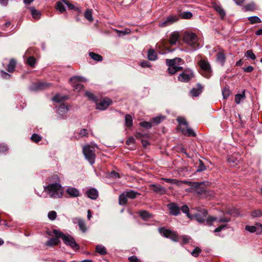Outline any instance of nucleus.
<instances>
[{
    "mask_svg": "<svg viewBox=\"0 0 262 262\" xmlns=\"http://www.w3.org/2000/svg\"><path fill=\"white\" fill-rule=\"evenodd\" d=\"M125 193L127 198L134 199L137 197V195H139L140 194L137 192H136L134 190H129L124 191Z\"/></svg>",
    "mask_w": 262,
    "mask_h": 262,
    "instance_id": "nucleus-33",
    "label": "nucleus"
},
{
    "mask_svg": "<svg viewBox=\"0 0 262 262\" xmlns=\"http://www.w3.org/2000/svg\"><path fill=\"white\" fill-rule=\"evenodd\" d=\"M56 9L60 11V13H63L66 11V8L62 2H59L56 4Z\"/></svg>",
    "mask_w": 262,
    "mask_h": 262,
    "instance_id": "nucleus-45",
    "label": "nucleus"
},
{
    "mask_svg": "<svg viewBox=\"0 0 262 262\" xmlns=\"http://www.w3.org/2000/svg\"><path fill=\"white\" fill-rule=\"evenodd\" d=\"M193 77L191 71H184L178 76L179 81L183 82H188Z\"/></svg>",
    "mask_w": 262,
    "mask_h": 262,
    "instance_id": "nucleus-14",
    "label": "nucleus"
},
{
    "mask_svg": "<svg viewBox=\"0 0 262 262\" xmlns=\"http://www.w3.org/2000/svg\"><path fill=\"white\" fill-rule=\"evenodd\" d=\"M125 125L128 127H130L133 125V119L129 114H126L125 116Z\"/></svg>",
    "mask_w": 262,
    "mask_h": 262,
    "instance_id": "nucleus-38",
    "label": "nucleus"
},
{
    "mask_svg": "<svg viewBox=\"0 0 262 262\" xmlns=\"http://www.w3.org/2000/svg\"><path fill=\"white\" fill-rule=\"evenodd\" d=\"M96 146L87 145L83 147L82 151L85 159L89 161L91 164L95 162L96 158L95 148Z\"/></svg>",
    "mask_w": 262,
    "mask_h": 262,
    "instance_id": "nucleus-5",
    "label": "nucleus"
},
{
    "mask_svg": "<svg viewBox=\"0 0 262 262\" xmlns=\"http://www.w3.org/2000/svg\"><path fill=\"white\" fill-rule=\"evenodd\" d=\"M66 99V97L61 96L59 95H56L54 97H53L52 100L54 101L61 102L64 101Z\"/></svg>",
    "mask_w": 262,
    "mask_h": 262,
    "instance_id": "nucleus-46",
    "label": "nucleus"
},
{
    "mask_svg": "<svg viewBox=\"0 0 262 262\" xmlns=\"http://www.w3.org/2000/svg\"><path fill=\"white\" fill-rule=\"evenodd\" d=\"M16 61L13 59H11L8 65L7 71L10 73L13 72L16 67Z\"/></svg>",
    "mask_w": 262,
    "mask_h": 262,
    "instance_id": "nucleus-32",
    "label": "nucleus"
},
{
    "mask_svg": "<svg viewBox=\"0 0 262 262\" xmlns=\"http://www.w3.org/2000/svg\"><path fill=\"white\" fill-rule=\"evenodd\" d=\"M139 214L140 216L143 218L144 220H146L147 219L150 218L151 217V215L150 213L147 211H141L139 212Z\"/></svg>",
    "mask_w": 262,
    "mask_h": 262,
    "instance_id": "nucleus-47",
    "label": "nucleus"
},
{
    "mask_svg": "<svg viewBox=\"0 0 262 262\" xmlns=\"http://www.w3.org/2000/svg\"><path fill=\"white\" fill-rule=\"evenodd\" d=\"M8 150V146L4 144H0V152L1 153H5Z\"/></svg>",
    "mask_w": 262,
    "mask_h": 262,
    "instance_id": "nucleus-62",
    "label": "nucleus"
},
{
    "mask_svg": "<svg viewBox=\"0 0 262 262\" xmlns=\"http://www.w3.org/2000/svg\"><path fill=\"white\" fill-rule=\"evenodd\" d=\"M59 237L51 238L46 243V245L47 246H53L58 245L60 243L58 239Z\"/></svg>",
    "mask_w": 262,
    "mask_h": 262,
    "instance_id": "nucleus-28",
    "label": "nucleus"
},
{
    "mask_svg": "<svg viewBox=\"0 0 262 262\" xmlns=\"http://www.w3.org/2000/svg\"><path fill=\"white\" fill-rule=\"evenodd\" d=\"M31 15L33 18L38 19L41 16V13L40 11L35 9L34 7H31L30 8Z\"/></svg>",
    "mask_w": 262,
    "mask_h": 262,
    "instance_id": "nucleus-29",
    "label": "nucleus"
},
{
    "mask_svg": "<svg viewBox=\"0 0 262 262\" xmlns=\"http://www.w3.org/2000/svg\"><path fill=\"white\" fill-rule=\"evenodd\" d=\"M66 191L72 198L78 197L80 195L79 191L74 187H68Z\"/></svg>",
    "mask_w": 262,
    "mask_h": 262,
    "instance_id": "nucleus-19",
    "label": "nucleus"
},
{
    "mask_svg": "<svg viewBox=\"0 0 262 262\" xmlns=\"http://www.w3.org/2000/svg\"><path fill=\"white\" fill-rule=\"evenodd\" d=\"M86 194L91 199L96 200L98 198V192L95 188H90L86 191Z\"/></svg>",
    "mask_w": 262,
    "mask_h": 262,
    "instance_id": "nucleus-22",
    "label": "nucleus"
},
{
    "mask_svg": "<svg viewBox=\"0 0 262 262\" xmlns=\"http://www.w3.org/2000/svg\"><path fill=\"white\" fill-rule=\"evenodd\" d=\"M86 81L85 78L78 76H73L70 79V82L74 84L73 85L74 90L77 92L81 91L83 89V85L81 83H77V82Z\"/></svg>",
    "mask_w": 262,
    "mask_h": 262,
    "instance_id": "nucleus-9",
    "label": "nucleus"
},
{
    "mask_svg": "<svg viewBox=\"0 0 262 262\" xmlns=\"http://www.w3.org/2000/svg\"><path fill=\"white\" fill-rule=\"evenodd\" d=\"M68 111V108L64 104L62 103L59 105L57 110V113L61 115L66 113Z\"/></svg>",
    "mask_w": 262,
    "mask_h": 262,
    "instance_id": "nucleus-31",
    "label": "nucleus"
},
{
    "mask_svg": "<svg viewBox=\"0 0 262 262\" xmlns=\"http://www.w3.org/2000/svg\"><path fill=\"white\" fill-rule=\"evenodd\" d=\"M245 98V91L241 94H237L235 96V101L237 104H239L241 101Z\"/></svg>",
    "mask_w": 262,
    "mask_h": 262,
    "instance_id": "nucleus-37",
    "label": "nucleus"
},
{
    "mask_svg": "<svg viewBox=\"0 0 262 262\" xmlns=\"http://www.w3.org/2000/svg\"><path fill=\"white\" fill-rule=\"evenodd\" d=\"M183 41L192 48L194 51L201 48L198 42V36L194 33L186 32L184 33L183 38Z\"/></svg>",
    "mask_w": 262,
    "mask_h": 262,
    "instance_id": "nucleus-2",
    "label": "nucleus"
},
{
    "mask_svg": "<svg viewBox=\"0 0 262 262\" xmlns=\"http://www.w3.org/2000/svg\"><path fill=\"white\" fill-rule=\"evenodd\" d=\"M248 19L252 25L261 22L260 18L257 16H250L248 18Z\"/></svg>",
    "mask_w": 262,
    "mask_h": 262,
    "instance_id": "nucleus-39",
    "label": "nucleus"
},
{
    "mask_svg": "<svg viewBox=\"0 0 262 262\" xmlns=\"http://www.w3.org/2000/svg\"><path fill=\"white\" fill-rule=\"evenodd\" d=\"M180 16L184 19H189L192 17V14L190 12H184L180 14Z\"/></svg>",
    "mask_w": 262,
    "mask_h": 262,
    "instance_id": "nucleus-55",
    "label": "nucleus"
},
{
    "mask_svg": "<svg viewBox=\"0 0 262 262\" xmlns=\"http://www.w3.org/2000/svg\"><path fill=\"white\" fill-rule=\"evenodd\" d=\"M251 214L253 217H259L262 216V212L260 210L257 209L253 211Z\"/></svg>",
    "mask_w": 262,
    "mask_h": 262,
    "instance_id": "nucleus-52",
    "label": "nucleus"
},
{
    "mask_svg": "<svg viewBox=\"0 0 262 262\" xmlns=\"http://www.w3.org/2000/svg\"><path fill=\"white\" fill-rule=\"evenodd\" d=\"M85 96H87L90 99L96 101L97 100V98L96 97L93 93L90 92H85Z\"/></svg>",
    "mask_w": 262,
    "mask_h": 262,
    "instance_id": "nucleus-57",
    "label": "nucleus"
},
{
    "mask_svg": "<svg viewBox=\"0 0 262 262\" xmlns=\"http://www.w3.org/2000/svg\"><path fill=\"white\" fill-rule=\"evenodd\" d=\"M178 182H180L178 183V186H181L182 184H186L188 186H191V187H196L198 186V182H190L187 180H178Z\"/></svg>",
    "mask_w": 262,
    "mask_h": 262,
    "instance_id": "nucleus-30",
    "label": "nucleus"
},
{
    "mask_svg": "<svg viewBox=\"0 0 262 262\" xmlns=\"http://www.w3.org/2000/svg\"><path fill=\"white\" fill-rule=\"evenodd\" d=\"M53 233L56 237H60L67 245L70 246L74 250H78L79 245L76 243L74 238L70 235L64 234L61 231L57 230H54Z\"/></svg>",
    "mask_w": 262,
    "mask_h": 262,
    "instance_id": "nucleus-3",
    "label": "nucleus"
},
{
    "mask_svg": "<svg viewBox=\"0 0 262 262\" xmlns=\"http://www.w3.org/2000/svg\"><path fill=\"white\" fill-rule=\"evenodd\" d=\"M151 123L147 121H143L140 123V125L146 128H150L151 127Z\"/></svg>",
    "mask_w": 262,
    "mask_h": 262,
    "instance_id": "nucleus-59",
    "label": "nucleus"
},
{
    "mask_svg": "<svg viewBox=\"0 0 262 262\" xmlns=\"http://www.w3.org/2000/svg\"><path fill=\"white\" fill-rule=\"evenodd\" d=\"M162 180L167 183L172 184H176L177 186H178V183H179L178 182V180H177V179H168V178H162Z\"/></svg>",
    "mask_w": 262,
    "mask_h": 262,
    "instance_id": "nucleus-50",
    "label": "nucleus"
},
{
    "mask_svg": "<svg viewBox=\"0 0 262 262\" xmlns=\"http://www.w3.org/2000/svg\"><path fill=\"white\" fill-rule=\"evenodd\" d=\"M159 232L164 237L169 238L174 242L178 241V235L176 232L166 229L164 227L159 229Z\"/></svg>",
    "mask_w": 262,
    "mask_h": 262,
    "instance_id": "nucleus-7",
    "label": "nucleus"
},
{
    "mask_svg": "<svg viewBox=\"0 0 262 262\" xmlns=\"http://www.w3.org/2000/svg\"><path fill=\"white\" fill-rule=\"evenodd\" d=\"M245 56L246 57L250 58L253 60H254L256 58V56L251 50H247L245 54Z\"/></svg>",
    "mask_w": 262,
    "mask_h": 262,
    "instance_id": "nucleus-48",
    "label": "nucleus"
},
{
    "mask_svg": "<svg viewBox=\"0 0 262 262\" xmlns=\"http://www.w3.org/2000/svg\"><path fill=\"white\" fill-rule=\"evenodd\" d=\"M48 218L52 221L55 220L57 217V213L55 211H51L48 214Z\"/></svg>",
    "mask_w": 262,
    "mask_h": 262,
    "instance_id": "nucleus-56",
    "label": "nucleus"
},
{
    "mask_svg": "<svg viewBox=\"0 0 262 262\" xmlns=\"http://www.w3.org/2000/svg\"><path fill=\"white\" fill-rule=\"evenodd\" d=\"M41 138H42L40 136L36 134H33L31 137V140L35 143H37L40 141L41 140Z\"/></svg>",
    "mask_w": 262,
    "mask_h": 262,
    "instance_id": "nucleus-51",
    "label": "nucleus"
},
{
    "mask_svg": "<svg viewBox=\"0 0 262 262\" xmlns=\"http://www.w3.org/2000/svg\"><path fill=\"white\" fill-rule=\"evenodd\" d=\"M84 17L88 20L92 21L93 20L92 13L91 10H88L84 13Z\"/></svg>",
    "mask_w": 262,
    "mask_h": 262,
    "instance_id": "nucleus-54",
    "label": "nucleus"
},
{
    "mask_svg": "<svg viewBox=\"0 0 262 262\" xmlns=\"http://www.w3.org/2000/svg\"><path fill=\"white\" fill-rule=\"evenodd\" d=\"M231 218L228 216H221L220 218L217 219V222L219 223H228L230 222Z\"/></svg>",
    "mask_w": 262,
    "mask_h": 262,
    "instance_id": "nucleus-49",
    "label": "nucleus"
},
{
    "mask_svg": "<svg viewBox=\"0 0 262 262\" xmlns=\"http://www.w3.org/2000/svg\"><path fill=\"white\" fill-rule=\"evenodd\" d=\"M177 120L178 121L179 125H180V127H182L181 125L185 126V127H187V126L188 125V122L184 117H178L177 118Z\"/></svg>",
    "mask_w": 262,
    "mask_h": 262,
    "instance_id": "nucleus-43",
    "label": "nucleus"
},
{
    "mask_svg": "<svg viewBox=\"0 0 262 262\" xmlns=\"http://www.w3.org/2000/svg\"><path fill=\"white\" fill-rule=\"evenodd\" d=\"M205 221L206 222L207 225L211 226L213 222L217 221V218L213 216H209L208 217L206 216Z\"/></svg>",
    "mask_w": 262,
    "mask_h": 262,
    "instance_id": "nucleus-44",
    "label": "nucleus"
},
{
    "mask_svg": "<svg viewBox=\"0 0 262 262\" xmlns=\"http://www.w3.org/2000/svg\"><path fill=\"white\" fill-rule=\"evenodd\" d=\"M245 11H253L257 9V6L255 3L253 2H251L249 4L245 5L243 8Z\"/></svg>",
    "mask_w": 262,
    "mask_h": 262,
    "instance_id": "nucleus-23",
    "label": "nucleus"
},
{
    "mask_svg": "<svg viewBox=\"0 0 262 262\" xmlns=\"http://www.w3.org/2000/svg\"><path fill=\"white\" fill-rule=\"evenodd\" d=\"M127 196L124 191L121 193L119 198V203L121 205H124L127 203Z\"/></svg>",
    "mask_w": 262,
    "mask_h": 262,
    "instance_id": "nucleus-35",
    "label": "nucleus"
},
{
    "mask_svg": "<svg viewBox=\"0 0 262 262\" xmlns=\"http://www.w3.org/2000/svg\"><path fill=\"white\" fill-rule=\"evenodd\" d=\"M199 88L198 89H192L190 93L192 96L194 97H197L202 92V89L201 85H199Z\"/></svg>",
    "mask_w": 262,
    "mask_h": 262,
    "instance_id": "nucleus-42",
    "label": "nucleus"
},
{
    "mask_svg": "<svg viewBox=\"0 0 262 262\" xmlns=\"http://www.w3.org/2000/svg\"><path fill=\"white\" fill-rule=\"evenodd\" d=\"M255 227H256V233L260 234L262 233V225L260 223L256 224Z\"/></svg>",
    "mask_w": 262,
    "mask_h": 262,
    "instance_id": "nucleus-63",
    "label": "nucleus"
},
{
    "mask_svg": "<svg viewBox=\"0 0 262 262\" xmlns=\"http://www.w3.org/2000/svg\"><path fill=\"white\" fill-rule=\"evenodd\" d=\"M201 252V250L199 247H196L191 252L193 256L197 257Z\"/></svg>",
    "mask_w": 262,
    "mask_h": 262,
    "instance_id": "nucleus-61",
    "label": "nucleus"
},
{
    "mask_svg": "<svg viewBox=\"0 0 262 262\" xmlns=\"http://www.w3.org/2000/svg\"><path fill=\"white\" fill-rule=\"evenodd\" d=\"M147 58L149 60L154 61L157 59V54L153 49H149L147 52Z\"/></svg>",
    "mask_w": 262,
    "mask_h": 262,
    "instance_id": "nucleus-24",
    "label": "nucleus"
},
{
    "mask_svg": "<svg viewBox=\"0 0 262 262\" xmlns=\"http://www.w3.org/2000/svg\"><path fill=\"white\" fill-rule=\"evenodd\" d=\"M129 262H141L139 259L135 255L129 257L128 258Z\"/></svg>",
    "mask_w": 262,
    "mask_h": 262,
    "instance_id": "nucleus-64",
    "label": "nucleus"
},
{
    "mask_svg": "<svg viewBox=\"0 0 262 262\" xmlns=\"http://www.w3.org/2000/svg\"><path fill=\"white\" fill-rule=\"evenodd\" d=\"M226 55L223 50H220L216 54V61L223 66L226 61Z\"/></svg>",
    "mask_w": 262,
    "mask_h": 262,
    "instance_id": "nucleus-17",
    "label": "nucleus"
},
{
    "mask_svg": "<svg viewBox=\"0 0 262 262\" xmlns=\"http://www.w3.org/2000/svg\"><path fill=\"white\" fill-rule=\"evenodd\" d=\"M165 117L163 116H157L153 118L151 120V123L152 124L157 125L159 124L164 119Z\"/></svg>",
    "mask_w": 262,
    "mask_h": 262,
    "instance_id": "nucleus-41",
    "label": "nucleus"
},
{
    "mask_svg": "<svg viewBox=\"0 0 262 262\" xmlns=\"http://www.w3.org/2000/svg\"><path fill=\"white\" fill-rule=\"evenodd\" d=\"M96 251L102 255H105L107 253L106 248L102 245H97L96 247Z\"/></svg>",
    "mask_w": 262,
    "mask_h": 262,
    "instance_id": "nucleus-34",
    "label": "nucleus"
},
{
    "mask_svg": "<svg viewBox=\"0 0 262 262\" xmlns=\"http://www.w3.org/2000/svg\"><path fill=\"white\" fill-rule=\"evenodd\" d=\"M44 190L51 198H61L63 191L61 185L59 183H51L44 186Z\"/></svg>",
    "mask_w": 262,
    "mask_h": 262,
    "instance_id": "nucleus-1",
    "label": "nucleus"
},
{
    "mask_svg": "<svg viewBox=\"0 0 262 262\" xmlns=\"http://www.w3.org/2000/svg\"><path fill=\"white\" fill-rule=\"evenodd\" d=\"M112 103L111 99L105 98L96 103V108L99 110H104L106 109Z\"/></svg>",
    "mask_w": 262,
    "mask_h": 262,
    "instance_id": "nucleus-13",
    "label": "nucleus"
},
{
    "mask_svg": "<svg viewBox=\"0 0 262 262\" xmlns=\"http://www.w3.org/2000/svg\"><path fill=\"white\" fill-rule=\"evenodd\" d=\"M180 130L182 134L184 135H187L189 137H195L196 134L195 132L192 130V128L188 127V125L187 127H180Z\"/></svg>",
    "mask_w": 262,
    "mask_h": 262,
    "instance_id": "nucleus-20",
    "label": "nucleus"
},
{
    "mask_svg": "<svg viewBox=\"0 0 262 262\" xmlns=\"http://www.w3.org/2000/svg\"><path fill=\"white\" fill-rule=\"evenodd\" d=\"M62 2L64 3L68 8L71 10H74L77 12H80V9L78 7H75L73 4H71L68 0H63Z\"/></svg>",
    "mask_w": 262,
    "mask_h": 262,
    "instance_id": "nucleus-25",
    "label": "nucleus"
},
{
    "mask_svg": "<svg viewBox=\"0 0 262 262\" xmlns=\"http://www.w3.org/2000/svg\"><path fill=\"white\" fill-rule=\"evenodd\" d=\"M179 18V16L176 15H170L166 18L164 21L161 22L159 24V26L161 27H165L171 24L176 22Z\"/></svg>",
    "mask_w": 262,
    "mask_h": 262,
    "instance_id": "nucleus-12",
    "label": "nucleus"
},
{
    "mask_svg": "<svg viewBox=\"0 0 262 262\" xmlns=\"http://www.w3.org/2000/svg\"><path fill=\"white\" fill-rule=\"evenodd\" d=\"M245 229L251 233H253L256 231V227L255 226H246Z\"/></svg>",
    "mask_w": 262,
    "mask_h": 262,
    "instance_id": "nucleus-58",
    "label": "nucleus"
},
{
    "mask_svg": "<svg viewBox=\"0 0 262 262\" xmlns=\"http://www.w3.org/2000/svg\"><path fill=\"white\" fill-rule=\"evenodd\" d=\"M150 187L154 192L157 193H159L160 194H164L166 193L167 191L166 188L164 187L159 184H151L150 185Z\"/></svg>",
    "mask_w": 262,
    "mask_h": 262,
    "instance_id": "nucleus-16",
    "label": "nucleus"
},
{
    "mask_svg": "<svg viewBox=\"0 0 262 262\" xmlns=\"http://www.w3.org/2000/svg\"><path fill=\"white\" fill-rule=\"evenodd\" d=\"M181 209L183 213H184L186 214L187 216L189 219H193V215H192L189 213V207L186 205H184L183 206H182L181 208Z\"/></svg>",
    "mask_w": 262,
    "mask_h": 262,
    "instance_id": "nucleus-36",
    "label": "nucleus"
},
{
    "mask_svg": "<svg viewBox=\"0 0 262 262\" xmlns=\"http://www.w3.org/2000/svg\"><path fill=\"white\" fill-rule=\"evenodd\" d=\"M50 85L49 83L39 82L33 83L30 86L29 89L31 91H38L49 88Z\"/></svg>",
    "mask_w": 262,
    "mask_h": 262,
    "instance_id": "nucleus-11",
    "label": "nucleus"
},
{
    "mask_svg": "<svg viewBox=\"0 0 262 262\" xmlns=\"http://www.w3.org/2000/svg\"><path fill=\"white\" fill-rule=\"evenodd\" d=\"M156 49L160 54H164L172 52L168 46V43L165 40H162L156 45Z\"/></svg>",
    "mask_w": 262,
    "mask_h": 262,
    "instance_id": "nucleus-10",
    "label": "nucleus"
},
{
    "mask_svg": "<svg viewBox=\"0 0 262 262\" xmlns=\"http://www.w3.org/2000/svg\"><path fill=\"white\" fill-rule=\"evenodd\" d=\"M89 56L94 60L97 61H100L102 60V57L98 54L94 52H90Z\"/></svg>",
    "mask_w": 262,
    "mask_h": 262,
    "instance_id": "nucleus-40",
    "label": "nucleus"
},
{
    "mask_svg": "<svg viewBox=\"0 0 262 262\" xmlns=\"http://www.w3.org/2000/svg\"><path fill=\"white\" fill-rule=\"evenodd\" d=\"M167 207L169 209L170 214L177 216L180 213V208L176 203H170L167 205Z\"/></svg>",
    "mask_w": 262,
    "mask_h": 262,
    "instance_id": "nucleus-15",
    "label": "nucleus"
},
{
    "mask_svg": "<svg viewBox=\"0 0 262 262\" xmlns=\"http://www.w3.org/2000/svg\"><path fill=\"white\" fill-rule=\"evenodd\" d=\"M180 38V34L178 32H172L169 36V43L170 45H176Z\"/></svg>",
    "mask_w": 262,
    "mask_h": 262,
    "instance_id": "nucleus-21",
    "label": "nucleus"
},
{
    "mask_svg": "<svg viewBox=\"0 0 262 262\" xmlns=\"http://www.w3.org/2000/svg\"><path fill=\"white\" fill-rule=\"evenodd\" d=\"M195 209L198 211V213H195L193 217H195V220L199 223H203L205 222L208 211L206 209L201 208L200 207H195Z\"/></svg>",
    "mask_w": 262,
    "mask_h": 262,
    "instance_id": "nucleus-8",
    "label": "nucleus"
},
{
    "mask_svg": "<svg viewBox=\"0 0 262 262\" xmlns=\"http://www.w3.org/2000/svg\"><path fill=\"white\" fill-rule=\"evenodd\" d=\"M204 182L201 183H198V186L196 187H194L195 190V192L198 194H206V191L205 189L203 187H201V185L203 184Z\"/></svg>",
    "mask_w": 262,
    "mask_h": 262,
    "instance_id": "nucleus-26",
    "label": "nucleus"
},
{
    "mask_svg": "<svg viewBox=\"0 0 262 262\" xmlns=\"http://www.w3.org/2000/svg\"><path fill=\"white\" fill-rule=\"evenodd\" d=\"M206 169V166L204 164L203 162L201 161H199V165L197 169V171H202Z\"/></svg>",
    "mask_w": 262,
    "mask_h": 262,
    "instance_id": "nucleus-60",
    "label": "nucleus"
},
{
    "mask_svg": "<svg viewBox=\"0 0 262 262\" xmlns=\"http://www.w3.org/2000/svg\"><path fill=\"white\" fill-rule=\"evenodd\" d=\"M199 66L201 70V74L207 78H209L212 75V70L208 61L205 59H201L199 61Z\"/></svg>",
    "mask_w": 262,
    "mask_h": 262,
    "instance_id": "nucleus-6",
    "label": "nucleus"
},
{
    "mask_svg": "<svg viewBox=\"0 0 262 262\" xmlns=\"http://www.w3.org/2000/svg\"><path fill=\"white\" fill-rule=\"evenodd\" d=\"M182 60L180 58H175L172 59H166V63L168 66L167 72L170 75H173L177 72L182 70L183 68L181 67L180 63Z\"/></svg>",
    "mask_w": 262,
    "mask_h": 262,
    "instance_id": "nucleus-4",
    "label": "nucleus"
},
{
    "mask_svg": "<svg viewBox=\"0 0 262 262\" xmlns=\"http://www.w3.org/2000/svg\"><path fill=\"white\" fill-rule=\"evenodd\" d=\"M73 222L74 224H78L79 229L82 232L84 233L86 231L87 228L83 220L79 218L75 217L73 219Z\"/></svg>",
    "mask_w": 262,
    "mask_h": 262,
    "instance_id": "nucleus-18",
    "label": "nucleus"
},
{
    "mask_svg": "<svg viewBox=\"0 0 262 262\" xmlns=\"http://www.w3.org/2000/svg\"><path fill=\"white\" fill-rule=\"evenodd\" d=\"M36 63V59L33 56L29 57L27 59V63L31 67H34Z\"/></svg>",
    "mask_w": 262,
    "mask_h": 262,
    "instance_id": "nucleus-53",
    "label": "nucleus"
},
{
    "mask_svg": "<svg viewBox=\"0 0 262 262\" xmlns=\"http://www.w3.org/2000/svg\"><path fill=\"white\" fill-rule=\"evenodd\" d=\"M213 8L219 13L222 18L224 17L225 15V12L220 5L214 4L213 5Z\"/></svg>",
    "mask_w": 262,
    "mask_h": 262,
    "instance_id": "nucleus-27",
    "label": "nucleus"
}]
</instances>
